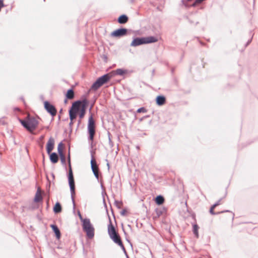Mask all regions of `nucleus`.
Instances as JSON below:
<instances>
[{
  "instance_id": "f257e3e1",
  "label": "nucleus",
  "mask_w": 258,
  "mask_h": 258,
  "mask_svg": "<svg viewBox=\"0 0 258 258\" xmlns=\"http://www.w3.org/2000/svg\"><path fill=\"white\" fill-rule=\"evenodd\" d=\"M67 160L69 166V172L68 174V178L69 184L70 188L71 197L72 201L73 204V209L75 210V202L74 199V196L75 195V183L73 175V172L71 167V156L70 150L69 151V154L67 157Z\"/></svg>"
},
{
  "instance_id": "f03ea898",
  "label": "nucleus",
  "mask_w": 258,
  "mask_h": 258,
  "mask_svg": "<svg viewBox=\"0 0 258 258\" xmlns=\"http://www.w3.org/2000/svg\"><path fill=\"white\" fill-rule=\"evenodd\" d=\"M93 105L94 103L92 104L89 108V112L91 113V115L89 117L87 124V133L88 134V140L89 141H91L90 146H91V148H93V142L94 141V136L96 133L95 121L93 118V114L91 113V110Z\"/></svg>"
},
{
  "instance_id": "7ed1b4c3",
  "label": "nucleus",
  "mask_w": 258,
  "mask_h": 258,
  "mask_svg": "<svg viewBox=\"0 0 258 258\" xmlns=\"http://www.w3.org/2000/svg\"><path fill=\"white\" fill-rule=\"evenodd\" d=\"M21 125L29 132L32 133L35 130L38 125V121L33 116L27 115L24 119L18 118Z\"/></svg>"
},
{
  "instance_id": "20e7f679",
  "label": "nucleus",
  "mask_w": 258,
  "mask_h": 258,
  "mask_svg": "<svg viewBox=\"0 0 258 258\" xmlns=\"http://www.w3.org/2000/svg\"><path fill=\"white\" fill-rule=\"evenodd\" d=\"M158 38L154 36L148 37H134L130 44L131 46L137 47L143 44H150L158 41Z\"/></svg>"
},
{
  "instance_id": "39448f33",
  "label": "nucleus",
  "mask_w": 258,
  "mask_h": 258,
  "mask_svg": "<svg viewBox=\"0 0 258 258\" xmlns=\"http://www.w3.org/2000/svg\"><path fill=\"white\" fill-rule=\"evenodd\" d=\"M112 75L110 73L105 74L98 77L92 84L90 89L93 91L98 90L104 84L108 83L112 78Z\"/></svg>"
},
{
  "instance_id": "423d86ee",
  "label": "nucleus",
  "mask_w": 258,
  "mask_h": 258,
  "mask_svg": "<svg viewBox=\"0 0 258 258\" xmlns=\"http://www.w3.org/2000/svg\"><path fill=\"white\" fill-rule=\"evenodd\" d=\"M83 230L86 232V236L89 239H92L94 236L95 229L88 219L85 220L82 224Z\"/></svg>"
},
{
  "instance_id": "0eeeda50",
  "label": "nucleus",
  "mask_w": 258,
  "mask_h": 258,
  "mask_svg": "<svg viewBox=\"0 0 258 258\" xmlns=\"http://www.w3.org/2000/svg\"><path fill=\"white\" fill-rule=\"evenodd\" d=\"M226 196V195L223 198H220L217 202H216L214 204H213L210 208L209 212L212 215H219L222 213H226V212H230L232 214V219L234 218V214L232 213L231 211L229 210H224L218 212H214V209L218 206L220 205L221 204V201Z\"/></svg>"
},
{
  "instance_id": "6e6552de",
  "label": "nucleus",
  "mask_w": 258,
  "mask_h": 258,
  "mask_svg": "<svg viewBox=\"0 0 258 258\" xmlns=\"http://www.w3.org/2000/svg\"><path fill=\"white\" fill-rule=\"evenodd\" d=\"M128 31V29L125 28L120 27L112 31L110 36L113 37L120 38L127 35Z\"/></svg>"
},
{
  "instance_id": "1a4fd4ad",
  "label": "nucleus",
  "mask_w": 258,
  "mask_h": 258,
  "mask_svg": "<svg viewBox=\"0 0 258 258\" xmlns=\"http://www.w3.org/2000/svg\"><path fill=\"white\" fill-rule=\"evenodd\" d=\"M44 107L46 111L51 115L52 118L56 114V109L48 101H45L44 102Z\"/></svg>"
},
{
  "instance_id": "9d476101",
  "label": "nucleus",
  "mask_w": 258,
  "mask_h": 258,
  "mask_svg": "<svg viewBox=\"0 0 258 258\" xmlns=\"http://www.w3.org/2000/svg\"><path fill=\"white\" fill-rule=\"evenodd\" d=\"M87 94L82 95L80 99L74 101L72 104H74V106H76L78 107H80V106H83L84 105L88 106L89 105V101L87 99Z\"/></svg>"
},
{
  "instance_id": "9b49d317",
  "label": "nucleus",
  "mask_w": 258,
  "mask_h": 258,
  "mask_svg": "<svg viewBox=\"0 0 258 258\" xmlns=\"http://www.w3.org/2000/svg\"><path fill=\"white\" fill-rule=\"evenodd\" d=\"M79 110V107L74 106V104H72V106L69 110L70 120L73 121L76 118Z\"/></svg>"
},
{
  "instance_id": "f8f14e48",
  "label": "nucleus",
  "mask_w": 258,
  "mask_h": 258,
  "mask_svg": "<svg viewBox=\"0 0 258 258\" xmlns=\"http://www.w3.org/2000/svg\"><path fill=\"white\" fill-rule=\"evenodd\" d=\"M106 213L108 215V219H109V224L108 225V233L110 236L113 235L114 234H116L118 232L116 231L115 227L112 224L110 217L109 215H108V212L107 210H106Z\"/></svg>"
},
{
  "instance_id": "ddd939ff",
  "label": "nucleus",
  "mask_w": 258,
  "mask_h": 258,
  "mask_svg": "<svg viewBox=\"0 0 258 258\" xmlns=\"http://www.w3.org/2000/svg\"><path fill=\"white\" fill-rule=\"evenodd\" d=\"M54 146V140L52 137H50L48 141L46 146V150L47 154H49L53 150Z\"/></svg>"
},
{
  "instance_id": "4468645a",
  "label": "nucleus",
  "mask_w": 258,
  "mask_h": 258,
  "mask_svg": "<svg viewBox=\"0 0 258 258\" xmlns=\"http://www.w3.org/2000/svg\"><path fill=\"white\" fill-rule=\"evenodd\" d=\"M156 104L157 105L161 106L166 103V97L163 95H158L155 99Z\"/></svg>"
},
{
  "instance_id": "2eb2a0df",
  "label": "nucleus",
  "mask_w": 258,
  "mask_h": 258,
  "mask_svg": "<svg viewBox=\"0 0 258 258\" xmlns=\"http://www.w3.org/2000/svg\"><path fill=\"white\" fill-rule=\"evenodd\" d=\"M110 239L118 245H122V242L121 237L118 233L109 236Z\"/></svg>"
},
{
  "instance_id": "dca6fc26",
  "label": "nucleus",
  "mask_w": 258,
  "mask_h": 258,
  "mask_svg": "<svg viewBox=\"0 0 258 258\" xmlns=\"http://www.w3.org/2000/svg\"><path fill=\"white\" fill-rule=\"evenodd\" d=\"M50 227L51 228L52 231L55 234L56 238L59 240L61 237V232L58 226L55 224H51Z\"/></svg>"
},
{
  "instance_id": "f3484780",
  "label": "nucleus",
  "mask_w": 258,
  "mask_h": 258,
  "mask_svg": "<svg viewBox=\"0 0 258 258\" xmlns=\"http://www.w3.org/2000/svg\"><path fill=\"white\" fill-rule=\"evenodd\" d=\"M88 107V106L84 105L83 106H80V107H79L78 114L80 119H82L85 116Z\"/></svg>"
},
{
  "instance_id": "a211bd4d",
  "label": "nucleus",
  "mask_w": 258,
  "mask_h": 258,
  "mask_svg": "<svg viewBox=\"0 0 258 258\" xmlns=\"http://www.w3.org/2000/svg\"><path fill=\"white\" fill-rule=\"evenodd\" d=\"M128 17L125 14H122L119 16L117 20V22L120 24H124L128 21Z\"/></svg>"
},
{
  "instance_id": "6ab92c4d",
  "label": "nucleus",
  "mask_w": 258,
  "mask_h": 258,
  "mask_svg": "<svg viewBox=\"0 0 258 258\" xmlns=\"http://www.w3.org/2000/svg\"><path fill=\"white\" fill-rule=\"evenodd\" d=\"M48 154L49 155V156L50 161L52 164H55L58 162V156L56 153L50 152L49 154Z\"/></svg>"
},
{
  "instance_id": "aec40b11",
  "label": "nucleus",
  "mask_w": 258,
  "mask_h": 258,
  "mask_svg": "<svg viewBox=\"0 0 258 258\" xmlns=\"http://www.w3.org/2000/svg\"><path fill=\"white\" fill-rule=\"evenodd\" d=\"M65 97L69 100L73 99L75 98V93L73 88L69 89L65 94Z\"/></svg>"
},
{
  "instance_id": "412c9836",
  "label": "nucleus",
  "mask_w": 258,
  "mask_h": 258,
  "mask_svg": "<svg viewBox=\"0 0 258 258\" xmlns=\"http://www.w3.org/2000/svg\"><path fill=\"white\" fill-rule=\"evenodd\" d=\"M43 200L42 197L41 195L39 188H38L35 194V197L34 198V202L35 203H39L42 202Z\"/></svg>"
},
{
  "instance_id": "4be33fe9",
  "label": "nucleus",
  "mask_w": 258,
  "mask_h": 258,
  "mask_svg": "<svg viewBox=\"0 0 258 258\" xmlns=\"http://www.w3.org/2000/svg\"><path fill=\"white\" fill-rule=\"evenodd\" d=\"M62 207L59 202H57L53 208V211L55 214H58L61 212Z\"/></svg>"
},
{
  "instance_id": "5701e85b",
  "label": "nucleus",
  "mask_w": 258,
  "mask_h": 258,
  "mask_svg": "<svg viewBox=\"0 0 258 258\" xmlns=\"http://www.w3.org/2000/svg\"><path fill=\"white\" fill-rule=\"evenodd\" d=\"M113 72H114V74L116 75L122 76L127 74L128 71L124 69H117L115 71H114Z\"/></svg>"
},
{
  "instance_id": "b1692460",
  "label": "nucleus",
  "mask_w": 258,
  "mask_h": 258,
  "mask_svg": "<svg viewBox=\"0 0 258 258\" xmlns=\"http://www.w3.org/2000/svg\"><path fill=\"white\" fill-rule=\"evenodd\" d=\"M165 199L163 196L162 195H158L157 196L155 199V203L157 205H161L163 204L164 202Z\"/></svg>"
},
{
  "instance_id": "393cba45",
  "label": "nucleus",
  "mask_w": 258,
  "mask_h": 258,
  "mask_svg": "<svg viewBox=\"0 0 258 258\" xmlns=\"http://www.w3.org/2000/svg\"><path fill=\"white\" fill-rule=\"evenodd\" d=\"M91 168L92 172L99 171L98 165L97 164L96 160H91L90 161Z\"/></svg>"
},
{
  "instance_id": "a878e982",
  "label": "nucleus",
  "mask_w": 258,
  "mask_h": 258,
  "mask_svg": "<svg viewBox=\"0 0 258 258\" xmlns=\"http://www.w3.org/2000/svg\"><path fill=\"white\" fill-rule=\"evenodd\" d=\"M199 227L197 224H192V232L197 238L199 237Z\"/></svg>"
},
{
  "instance_id": "bb28decb",
  "label": "nucleus",
  "mask_w": 258,
  "mask_h": 258,
  "mask_svg": "<svg viewBox=\"0 0 258 258\" xmlns=\"http://www.w3.org/2000/svg\"><path fill=\"white\" fill-rule=\"evenodd\" d=\"M62 147H63V144L61 142L58 144V145L57 146V152L59 154V156L64 155V154L63 153Z\"/></svg>"
},
{
  "instance_id": "cd10ccee",
  "label": "nucleus",
  "mask_w": 258,
  "mask_h": 258,
  "mask_svg": "<svg viewBox=\"0 0 258 258\" xmlns=\"http://www.w3.org/2000/svg\"><path fill=\"white\" fill-rule=\"evenodd\" d=\"M101 188L102 189L103 191L102 192V197H103V204H104V205L105 206V207L106 208H107V205H106V203L105 202V199H104V195H106V192L104 190V186L103 185V184L101 182ZM106 210H107V209H106Z\"/></svg>"
},
{
  "instance_id": "c85d7f7f",
  "label": "nucleus",
  "mask_w": 258,
  "mask_h": 258,
  "mask_svg": "<svg viewBox=\"0 0 258 258\" xmlns=\"http://www.w3.org/2000/svg\"><path fill=\"white\" fill-rule=\"evenodd\" d=\"M60 157V161H61V164L65 166V168L66 169H67V167H66V157L64 156V155H60L59 156Z\"/></svg>"
},
{
  "instance_id": "c756f323",
  "label": "nucleus",
  "mask_w": 258,
  "mask_h": 258,
  "mask_svg": "<svg viewBox=\"0 0 258 258\" xmlns=\"http://www.w3.org/2000/svg\"><path fill=\"white\" fill-rule=\"evenodd\" d=\"M147 112V109L145 107H142L138 108L137 110V113H146Z\"/></svg>"
},
{
  "instance_id": "7c9ffc66",
  "label": "nucleus",
  "mask_w": 258,
  "mask_h": 258,
  "mask_svg": "<svg viewBox=\"0 0 258 258\" xmlns=\"http://www.w3.org/2000/svg\"><path fill=\"white\" fill-rule=\"evenodd\" d=\"M78 216L80 218V220H81V222L83 223L84 222V221L86 220H88L89 218H83V217H82L81 214V212H80V211H78Z\"/></svg>"
},
{
  "instance_id": "2f4dec72",
  "label": "nucleus",
  "mask_w": 258,
  "mask_h": 258,
  "mask_svg": "<svg viewBox=\"0 0 258 258\" xmlns=\"http://www.w3.org/2000/svg\"><path fill=\"white\" fill-rule=\"evenodd\" d=\"M156 213L157 215V217H160L163 214V211L161 209L156 208L155 209Z\"/></svg>"
},
{
  "instance_id": "473e14b6",
  "label": "nucleus",
  "mask_w": 258,
  "mask_h": 258,
  "mask_svg": "<svg viewBox=\"0 0 258 258\" xmlns=\"http://www.w3.org/2000/svg\"><path fill=\"white\" fill-rule=\"evenodd\" d=\"M108 140H109V144L111 147H112L113 146V144L112 141L111 140V134L109 132H108Z\"/></svg>"
},
{
  "instance_id": "72a5a7b5",
  "label": "nucleus",
  "mask_w": 258,
  "mask_h": 258,
  "mask_svg": "<svg viewBox=\"0 0 258 258\" xmlns=\"http://www.w3.org/2000/svg\"><path fill=\"white\" fill-rule=\"evenodd\" d=\"M90 148H91L90 147ZM91 149L90 150V154H91V160H95V158H94V154H95V150H93L92 149V148H91Z\"/></svg>"
},
{
  "instance_id": "f704fd0d",
  "label": "nucleus",
  "mask_w": 258,
  "mask_h": 258,
  "mask_svg": "<svg viewBox=\"0 0 258 258\" xmlns=\"http://www.w3.org/2000/svg\"><path fill=\"white\" fill-rule=\"evenodd\" d=\"M119 203H120V204L122 205V202H121V201L119 202V201H118L115 200V202H114L115 205V206L117 207V208H118V209H121V206H120L119 205Z\"/></svg>"
},
{
  "instance_id": "c9c22d12",
  "label": "nucleus",
  "mask_w": 258,
  "mask_h": 258,
  "mask_svg": "<svg viewBox=\"0 0 258 258\" xmlns=\"http://www.w3.org/2000/svg\"><path fill=\"white\" fill-rule=\"evenodd\" d=\"M99 171H96L93 172L95 178L98 180H99V174H98Z\"/></svg>"
},
{
  "instance_id": "e433bc0d",
  "label": "nucleus",
  "mask_w": 258,
  "mask_h": 258,
  "mask_svg": "<svg viewBox=\"0 0 258 258\" xmlns=\"http://www.w3.org/2000/svg\"><path fill=\"white\" fill-rule=\"evenodd\" d=\"M127 213V211L126 209H123L121 212H120V215L121 216H125L126 215Z\"/></svg>"
},
{
  "instance_id": "4c0bfd02",
  "label": "nucleus",
  "mask_w": 258,
  "mask_h": 258,
  "mask_svg": "<svg viewBox=\"0 0 258 258\" xmlns=\"http://www.w3.org/2000/svg\"><path fill=\"white\" fill-rule=\"evenodd\" d=\"M119 246H120V247H121V248L122 249V251H123V253H127V252H126V249H125V247H124V245H123V243H122V245H121V244H120V245H119Z\"/></svg>"
},
{
  "instance_id": "58836bf2",
  "label": "nucleus",
  "mask_w": 258,
  "mask_h": 258,
  "mask_svg": "<svg viewBox=\"0 0 258 258\" xmlns=\"http://www.w3.org/2000/svg\"><path fill=\"white\" fill-rule=\"evenodd\" d=\"M4 117L0 118V125H4L6 124V122L5 120L3 119Z\"/></svg>"
},
{
  "instance_id": "ea45409f",
  "label": "nucleus",
  "mask_w": 258,
  "mask_h": 258,
  "mask_svg": "<svg viewBox=\"0 0 258 258\" xmlns=\"http://www.w3.org/2000/svg\"><path fill=\"white\" fill-rule=\"evenodd\" d=\"M252 37L247 41V42H246V43L245 44V46H246V47L247 46H248V45L250 43V42H251V40H252Z\"/></svg>"
},
{
  "instance_id": "a19ab883",
  "label": "nucleus",
  "mask_w": 258,
  "mask_h": 258,
  "mask_svg": "<svg viewBox=\"0 0 258 258\" xmlns=\"http://www.w3.org/2000/svg\"><path fill=\"white\" fill-rule=\"evenodd\" d=\"M73 123H74L73 121H72V120H71L69 123V126L71 128V131H72V125H73Z\"/></svg>"
},
{
  "instance_id": "79ce46f5",
  "label": "nucleus",
  "mask_w": 258,
  "mask_h": 258,
  "mask_svg": "<svg viewBox=\"0 0 258 258\" xmlns=\"http://www.w3.org/2000/svg\"><path fill=\"white\" fill-rule=\"evenodd\" d=\"M121 226H122V231H123V232L124 233V234L125 235H127V233L126 232V231H125V230H124V229L123 228V225L122 223L121 224Z\"/></svg>"
},
{
  "instance_id": "37998d69",
  "label": "nucleus",
  "mask_w": 258,
  "mask_h": 258,
  "mask_svg": "<svg viewBox=\"0 0 258 258\" xmlns=\"http://www.w3.org/2000/svg\"><path fill=\"white\" fill-rule=\"evenodd\" d=\"M106 161L107 162V166L108 167V169L109 170V168H110V165H109V163L108 162V161L107 159H106Z\"/></svg>"
},
{
  "instance_id": "c03bdc74",
  "label": "nucleus",
  "mask_w": 258,
  "mask_h": 258,
  "mask_svg": "<svg viewBox=\"0 0 258 258\" xmlns=\"http://www.w3.org/2000/svg\"><path fill=\"white\" fill-rule=\"evenodd\" d=\"M68 100H69V99H67V97H65V99L64 100V103L67 104L68 103Z\"/></svg>"
},
{
  "instance_id": "a18cd8bd",
  "label": "nucleus",
  "mask_w": 258,
  "mask_h": 258,
  "mask_svg": "<svg viewBox=\"0 0 258 258\" xmlns=\"http://www.w3.org/2000/svg\"><path fill=\"white\" fill-rule=\"evenodd\" d=\"M126 241H127L128 242H129V243H130V245H131V246H132V242H131V241H130L129 239H128L127 238H126Z\"/></svg>"
},
{
  "instance_id": "49530a36",
  "label": "nucleus",
  "mask_w": 258,
  "mask_h": 258,
  "mask_svg": "<svg viewBox=\"0 0 258 258\" xmlns=\"http://www.w3.org/2000/svg\"><path fill=\"white\" fill-rule=\"evenodd\" d=\"M81 119H80V120H79L78 122V126H79V125L81 123Z\"/></svg>"
},
{
  "instance_id": "de8ad7c7",
  "label": "nucleus",
  "mask_w": 258,
  "mask_h": 258,
  "mask_svg": "<svg viewBox=\"0 0 258 258\" xmlns=\"http://www.w3.org/2000/svg\"><path fill=\"white\" fill-rule=\"evenodd\" d=\"M111 212H112V214L114 217V220L115 221V216L114 215V213H113V210L111 209Z\"/></svg>"
},
{
  "instance_id": "09e8293b",
  "label": "nucleus",
  "mask_w": 258,
  "mask_h": 258,
  "mask_svg": "<svg viewBox=\"0 0 258 258\" xmlns=\"http://www.w3.org/2000/svg\"><path fill=\"white\" fill-rule=\"evenodd\" d=\"M124 254H125V255L126 258H130L127 253H124Z\"/></svg>"
},
{
  "instance_id": "8fccbe9b",
  "label": "nucleus",
  "mask_w": 258,
  "mask_h": 258,
  "mask_svg": "<svg viewBox=\"0 0 258 258\" xmlns=\"http://www.w3.org/2000/svg\"><path fill=\"white\" fill-rule=\"evenodd\" d=\"M14 110H18V111H19V110H20V109H19V108H18V107H15V108H14Z\"/></svg>"
},
{
  "instance_id": "3c124183",
  "label": "nucleus",
  "mask_w": 258,
  "mask_h": 258,
  "mask_svg": "<svg viewBox=\"0 0 258 258\" xmlns=\"http://www.w3.org/2000/svg\"><path fill=\"white\" fill-rule=\"evenodd\" d=\"M144 118H145L144 117V116L143 117H142V118H140V119H139L140 121H142Z\"/></svg>"
},
{
  "instance_id": "603ef678",
  "label": "nucleus",
  "mask_w": 258,
  "mask_h": 258,
  "mask_svg": "<svg viewBox=\"0 0 258 258\" xmlns=\"http://www.w3.org/2000/svg\"><path fill=\"white\" fill-rule=\"evenodd\" d=\"M200 43H201L202 45H205V44L204 43H203V42H200Z\"/></svg>"
},
{
  "instance_id": "864d4df0",
  "label": "nucleus",
  "mask_w": 258,
  "mask_h": 258,
  "mask_svg": "<svg viewBox=\"0 0 258 258\" xmlns=\"http://www.w3.org/2000/svg\"><path fill=\"white\" fill-rule=\"evenodd\" d=\"M174 71V69H172L171 70V72H172V73H173Z\"/></svg>"
},
{
  "instance_id": "5fc2aeb1",
  "label": "nucleus",
  "mask_w": 258,
  "mask_h": 258,
  "mask_svg": "<svg viewBox=\"0 0 258 258\" xmlns=\"http://www.w3.org/2000/svg\"><path fill=\"white\" fill-rule=\"evenodd\" d=\"M52 177H53V178H54V175L53 173H52Z\"/></svg>"
},
{
  "instance_id": "6e6d98bb",
  "label": "nucleus",
  "mask_w": 258,
  "mask_h": 258,
  "mask_svg": "<svg viewBox=\"0 0 258 258\" xmlns=\"http://www.w3.org/2000/svg\"><path fill=\"white\" fill-rule=\"evenodd\" d=\"M149 117V115H146L145 116H144L145 118H147V117Z\"/></svg>"
},
{
  "instance_id": "4d7b16f0",
  "label": "nucleus",
  "mask_w": 258,
  "mask_h": 258,
  "mask_svg": "<svg viewBox=\"0 0 258 258\" xmlns=\"http://www.w3.org/2000/svg\"><path fill=\"white\" fill-rule=\"evenodd\" d=\"M62 109H61L60 110V111H59V112H60H60H62Z\"/></svg>"
},
{
  "instance_id": "13d9d810",
  "label": "nucleus",
  "mask_w": 258,
  "mask_h": 258,
  "mask_svg": "<svg viewBox=\"0 0 258 258\" xmlns=\"http://www.w3.org/2000/svg\"><path fill=\"white\" fill-rule=\"evenodd\" d=\"M184 5H185L186 7H187V6H187V4H184Z\"/></svg>"
},
{
  "instance_id": "bf43d9fd",
  "label": "nucleus",
  "mask_w": 258,
  "mask_h": 258,
  "mask_svg": "<svg viewBox=\"0 0 258 258\" xmlns=\"http://www.w3.org/2000/svg\"><path fill=\"white\" fill-rule=\"evenodd\" d=\"M46 128L47 129H49V126H46Z\"/></svg>"
},
{
  "instance_id": "052dcab7",
  "label": "nucleus",
  "mask_w": 258,
  "mask_h": 258,
  "mask_svg": "<svg viewBox=\"0 0 258 258\" xmlns=\"http://www.w3.org/2000/svg\"><path fill=\"white\" fill-rule=\"evenodd\" d=\"M128 227H131V226L130 225H128Z\"/></svg>"
},
{
  "instance_id": "680f3d73",
  "label": "nucleus",
  "mask_w": 258,
  "mask_h": 258,
  "mask_svg": "<svg viewBox=\"0 0 258 258\" xmlns=\"http://www.w3.org/2000/svg\"><path fill=\"white\" fill-rule=\"evenodd\" d=\"M137 148L138 149H139V146H137Z\"/></svg>"
},
{
  "instance_id": "e2e57ef3",
  "label": "nucleus",
  "mask_w": 258,
  "mask_h": 258,
  "mask_svg": "<svg viewBox=\"0 0 258 258\" xmlns=\"http://www.w3.org/2000/svg\"><path fill=\"white\" fill-rule=\"evenodd\" d=\"M104 58H107V56H105V57H104Z\"/></svg>"
},
{
  "instance_id": "0e129e2a",
  "label": "nucleus",
  "mask_w": 258,
  "mask_h": 258,
  "mask_svg": "<svg viewBox=\"0 0 258 258\" xmlns=\"http://www.w3.org/2000/svg\"><path fill=\"white\" fill-rule=\"evenodd\" d=\"M104 58H107V56H105V57H104Z\"/></svg>"
},
{
  "instance_id": "69168bd1",
  "label": "nucleus",
  "mask_w": 258,
  "mask_h": 258,
  "mask_svg": "<svg viewBox=\"0 0 258 258\" xmlns=\"http://www.w3.org/2000/svg\"><path fill=\"white\" fill-rule=\"evenodd\" d=\"M44 1H45V0H43Z\"/></svg>"
}]
</instances>
